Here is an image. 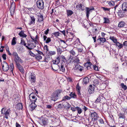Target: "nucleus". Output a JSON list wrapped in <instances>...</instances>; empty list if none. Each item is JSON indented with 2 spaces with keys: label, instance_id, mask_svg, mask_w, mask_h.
<instances>
[{
  "label": "nucleus",
  "instance_id": "nucleus-47",
  "mask_svg": "<svg viewBox=\"0 0 127 127\" xmlns=\"http://www.w3.org/2000/svg\"><path fill=\"white\" fill-rule=\"evenodd\" d=\"M60 33L59 32H55L53 33H52V34L54 35L55 37H57L59 35Z\"/></svg>",
  "mask_w": 127,
  "mask_h": 127
},
{
  "label": "nucleus",
  "instance_id": "nucleus-58",
  "mask_svg": "<svg viewBox=\"0 0 127 127\" xmlns=\"http://www.w3.org/2000/svg\"><path fill=\"white\" fill-rule=\"evenodd\" d=\"M49 53L50 55L51 56L54 55L55 54V52L54 51H50Z\"/></svg>",
  "mask_w": 127,
  "mask_h": 127
},
{
  "label": "nucleus",
  "instance_id": "nucleus-27",
  "mask_svg": "<svg viewBox=\"0 0 127 127\" xmlns=\"http://www.w3.org/2000/svg\"><path fill=\"white\" fill-rule=\"evenodd\" d=\"M69 95L70 96L71 98H77V95L74 93H73V92L70 93Z\"/></svg>",
  "mask_w": 127,
  "mask_h": 127
},
{
  "label": "nucleus",
  "instance_id": "nucleus-11",
  "mask_svg": "<svg viewBox=\"0 0 127 127\" xmlns=\"http://www.w3.org/2000/svg\"><path fill=\"white\" fill-rule=\"evenodd\" d=\"M14 60L15 63V64H17L20 63H22L23 61L19 56L14 59Z\"/></svg>",
  "mask_w": 127,
  "mask_h": 127
},
{
  "label": "nucleus",
  "instance_id": "nucleus-12",
  "mask_svg": "<svg viewBox=\"0 0 127 127\" xmlns=\"http://www.w3.org/2000/svg\"><path fill=\"white\" fill-rule=\"evenodd\" d=\"M17 68L18 69L22 74L24 73V70L22 66L19 64H16Z\"/></svg>",
  "mask_w": 127,
  "mask_h": 127
},
{
  "label": "nucleus",
  "instance_id": "nucleus-13",
  "mask_svg": "<svg viewBox=\"0 0 127 127\" xmlns=\"http://www.w3.org/2000/svg\"><path fill=\"white\" fill-rule=\"evenodd\" d=\"M15 9V3L13 2H12L11 4L10 8L9 10L11 13L14 12Z\"/></svg>",
  "mask_w": 127,
  "mask_h": 127
},
{
  "label": "nucleus",
  "instance_id": "nucleus-5",
  "mask_svg": "<svg viewBox=\"0 0 127 127\" xmlns=\"http://www.w3.org/2000/svg\"><path fill=\"white\" fill-rule=\"evenodd\" d=\"M29 43L28 44V46H27V48L29 50H31L33 49L36 46V42H34L33 43L32 42H31L29 40Z\"/></svg>",
  "mask_w": 127,
  "mask_h": 127
},
{
  "label": "nucleus",
  "instance_id": "nucleus-25",
  "mask_svg": "<svg viewBox=\"0 0 127 127\" xmlns=\"http://www.w3.org/2000/svg\"><path fill=\"white\" fill-rule=\"evenodd\" d=\"M83 5H82V4H78L76 6V8H78V9H79V10H80V9H81L82 10H83L84 9V7H83V6L82 7V6H83Z\"/></svg>",
  "mask_w": 127,
  "mask_h": 127
},
{
  "label": "nucleus",
  "instance_id": "nucleus-3",
  "mask_svg": "<svg viewBox=\"0 0 127 127\" xmlns=\"http://www.w3.org/2000/svg\"><path fill=\"white\" fill-rule=\"evenodd\" d=\"M6 109L4 108H2L1 111V114L4 115V117L6 119H7L8 118V117L9 115L10 110V109H8L6 111Z\"/></svg>",
  "mask_w": 127,
  "mask_h": 127
},
{
  "label": "nucleus",
  "instance_id": "nucleus-49",
  "mask_svg": "<svg viewBox=\"0 0 127 127\" xmlns=\"http://www.w3.org/2000/svg\"><path fill=\"white\" fill-rule=\"evenodd\" d=\"M100 95H99V96L97 98L96 101H95V102L96 103H97V102H100Z\"/></svg>",
  "mask_w": 127,
  "mask_h": 127
},
{
  "label": "nucleus",
  "instance_id": "nucleus-51",
  "mask_svg": "<svg viewBox=\"0 0 127 127\" xmlns=\"http://www.w3.org/2000/svg\"><path fill=\"white\" fill-rule=\"evenodd\" d=\"M101 8L104 11H109L110 9V8H107L106 7H102Z\"/></svg>",
  "mask_w": 127,
  "mask_h": 127
},
{
  "label": "nucleus",
  "instance_id": "nucleus-16",
  "mask_svg": "<svg viewBox=\"0 0 127 127\" xmlns=\"http://www.w3.org/2000/svg\"><path fill=\"white\" fill-rule=\"evenodd\" d=\"M38 17V20L37 22H43V17L42 14L40 13L39 15H37Z\"/></svg>",
  "mask_w": 127,
  "mask_h": 127
},
{
  "label": "nucleus",
  "instance_id": "nucleus-1",
  "mask_svg": "<svg viewBox=\"0 0 127 127\" xmlns=\"http://www.w3.org/2000/svg\"><path fill=\"white\" fill-rule=\"evenodd\" d=\"M62 91L61 89H58L55 90L52 94L51 97V100L54 101H56L60 97Z\"/></svg>",
  "mask_w": 127,
  "mask_h": 127
},
{
  "label": "nucleus",
  "instance_id": "nucleus-26",
  "mask_svg": "<svg viewBox=\"0 0 127 127\" xmlns=\"http://www.w3.org/2000/svg\"><path fill=\"white\" fill-rule=\"evenodd\" d=\"M125 25V23L124 21H121L119 22L118 25V27L120 28L123 27Z\"/></svg>",
  "mask_w": 127,
  "mask_h": 127
},
{
  "label": "nucleus",
  "instance_id": "nucleus-30",
  "mask_svg": "<svg viewBox=\"0 0 127 127\" xmlns=\"http://www.w3.org/2000/svg\"><path fill=\"white\" fill-rule=\"evenodd\" d=\"M89 80L87 77L84 78L83 79V84H86L89 82Z\"/></svg>",
  "mask_w": 127,
  "mask_h": 127
},
{
  "label": "nucleus",
  "instance_id": "nucleus-21",
  "mask_svg": "<svg viewBox=\"0 0 127 127\" xmlns=\"http://www.w3.org/2000/svg\"><path fill=\"white\" fill-rule=\"evenodd\" d=\"M24 31L22 30L21 31L18 33V35L21 37L24 38L26 37L27 35L24 33Z\"/></svg>",
  "mask_w": 127,
  "mask_h": 127
},
{
  "label": "nucleus",
  "instance_id": "nucleus-10",
  "mask_svg": "<svg viewBox=\"0 0 127 127\" xmlns=\"http://www.w3.org/2000/svg\"><path fill=\"white\" fill-rule=\"evenodd\" d=\"M94 8L93 7L92 8H90L87 7L86 8V16L87 18L89 17V14H90V12H91V10H94Z\"/></svg>",
  "mask_w": 127,
  "mask_h": 127
},
{
  "label": "nucleus",
  "instance_id": "nucleus-36",
  "mask_svg": "<svg viewBox=\"0 0 127 127\" xmlns=\"http://www.w3.org/2000/svg\"><path fill=\"white\" fill-rule=\"evenodd\" d=\"M67 14V16L71 15L73 13L72 11L70 10H66Z\"/></svg>",
  "mask_w": 127,
  "mask_h": 127
},
{
  "label": "nucleus",
  "instance_id": "nucleus-17",
  "mask_svg": "<svg viewBox=\"0 0 127 127\" xmlns=\"http://www.w3.org/2000/svg\"><path fill=\"white\" fill-rule=\"evenodd\" d=\"M32 103L30 105V109L31 111H33L37 106V105L35 103V102H32Z\"/></svg>",
  "mask_w": 127,
  "mask_h": 127
},
{
  "label": "nucleus",
  "instance_id": "nucleus-24",
  "mask_svg": "<svg viewBox=\"0 0 127 127\" xmlns=\"http://www.w3.org/2000/svg\"><path fill=\"white\" fill-rule=\"evenodd\" d=\"M41 122H40V123H41L40 124H41V125L44 126V127H45L47 124V121L44 119H42V121H41Z\"/></svg>",
  "mask_w": 127,
  "mask_h": 127
},
{
  "label": "nucleus",
  "instance_id": "nucleus-42",
  "mask_svg": "<svg viewBox=\"0 0 127 127\" xmlns=\"http://www.w3.org/2000/svg\"><path fill=\"white\" fill-rule=\"evenodd\" d=\"M60 69V70L61 71H62L63 72H64L65 71V68L64 67L63 65H62L61 66V67L59 68Z\"/></svg>",
  "mask_w": 127,
  "mask_h": 127
},
{
  "label": "nucleus",
  "instance_id": "nucleus-39",
  "mask_svg": "<svg viewBox=\"0 0 127 127\" xmlns=\"http://www.w3.org/2000/svg\"><path fill=\"white\" fill-rule=\"evenodd\" d=\"M17 107L19 109H22L23 108V105L21 103H19L17 105Z\"/></svg>",
  "mask_w": 127,
  "mask_h": 127
},
{
  "label": "nucleus",
  "instance_id": "nucleus-28",
  "mask_svg": "<svg viewBox=\"0 0 127 127\" xmlns=\"http://www.w3.org/2000/svg\"><path fill=\"white\" fill-rule=\"evenodd\" d=\"M116 46H118L119 49H120L121 48L123 47V44L119 43V42H116L115 44Z\"/></svg>",
  "mask_w": 127,
  "mask_h": 127
},
{
  "label": "nucleus",
  "instance_id": "nucleus-4",
  "mask_svg": "<svg viewBox=\"0 0 127 127\" xmlns=\"http://www.w3.org/2000/svg\"><path fill=\"white\" fill-rule=\"evenodd\" d=\"M37 6L39 9H43L44 8V2L43 0H38L36 2Z\"/></svg>",
  "mask_w": 127,
  "mask_h": 127
},
{
  "label": "nucleus",
  "instance_id": "nucleus-14",
  "mask_svg": "<svg viewBox=\"0 0 127 127\" xmlns=\"http://www.w3.org/2000/svg\"><path fill=\"white\" fill-rule=\"evenodd\" d=\"M51 67L52 69L53 70L57 71L59 69V65L53 63Z\"/></svg>",
  "mask_w": 127,
  "mask_h": 127
},
{
  "label": "nucleus",
  "instance_id": "nucleus-40",
  "mask_svg": "<svg viewBox=\"0 0 127 127\" xmlns=\"http://www.w3.org/2000/svg\"><path fill=\"white\" fill-rule=\"evenodd\" d=\"M16 38L15 37H14L12 40L11 45H15L16 43Z\"/></svg>",
  "mask_w": 127,
  "mask_h": 127
},
{
  "label": "nucleus",
  "instance_id": "nucleus-55",
  "mask_svg": "<svg viewBox=\"0 0 127 127\" xmlns=\"http://www.w3.org/2000/svg\"><path fill=\"white\" fill-rule=\"evenodd\" d=\"M63 105H62L60 104H59L57 106V108L59 109H62L63 107Z\"/></svg>",
  "mask_w": 127,
  "mask_h": 127
},
{
  "label": "nucleus",
  "instance_id": "nucleus-56",
  "mask_svg": "<svg viewBox=\"0 0 127 127\" xmlns=\"http://www.w3.org/2000/svg\"><path fill=\"white\" fill-rule=\"evenodd\" d=\"M29 53L30 55L31 56H32L33 57H35L36 55H35L34 54H33L31 50H29Z\"/></svg>",
  "mask_w": 127,
  "mask_h": 127
},
{
  "label": "nucleus",
  "instance_id": "nucleus-63",
  "mask_svg": "<svg viewBox=\"0 0 127 127\" xmlns=\"http://www.w3.org/2000/svg\"><path fill=\"white\" fill-rule=\"evenodd\" d=\"M71 110L73 111H74L76 110V107H71Z\"/></svg>",
  "mask_w": 127,
  "mask_h": 127
},
{
  "label": "nucleus",
  "instance_id": "nucleus-20",
  "mask_svg": "<svg viewBox=\"0 0 127 127\" xmlns=\"http://www.w3.org/2000/svg\"><path fill=\"white\" fill-rule=\"evenodd\" d=\"M31 19V21L29 23V24L30 25L31 24H32L34 25L35 23V18L34 17V16H30Z\"/></svg>",
  "mask_w": 127,
  "mask_h": 127
},
{
  "label": "nucleus",
  "instance_id": "nucleus-2",
  "mask_svg": "<svg viewBox=\"0 0 127 127\" xmlns=\"http://www.w3.org/2000/svg\"><path fill=\"white\" fill-rule=\"evenodd\" d=\"M118 5H117L115 7V12H117L119 16L122 17L125 16V13L123 12L118 7Z\"/></svg>",
  "mask_w": 127,
  "mask_h": 127
},
{
  "label": "nucleus",
  "instance_id": "nucleus-31",
  "mask_svg": "<svg viewBox=\"0 0 127 127\" xmlns=\"http://www.w3.org/2000/svg\"><path fill=\"white\" fill-rule=\"evenodd\" d=\"M99 40V43H100L101 42L104 43L106 41V39L104 38L100 37L97 39V41H98Z\"/></svg>",
  "mask_w": 127,
  "mask_h": 127
},
{
  "label": "nucleus",
  "instance_id": "nucleus-54",
  "mask_svg": "<svg viewBox=\"0 0 127 127\" xmlns=\"http://www.w3.org/2000/svg\"><path fill=\"white\" fill-rule=\"evenodd\" d=\"M76 90L77 92L80 91V88L79 86V84H77L76 87Z\"/></svg>",
  "mask_w": 127,
  "mask_h": 127
},
{
  "label": "nucleus",
  "instance_id": "nucleus-62",
  "mask_svg": "<svg viewBox=\"0 0 127 127\" xmlns=\"http://www.w3.org/2000/svg\"><path fill=\"white\" fill-rule=\"evenodd\" d=\"M6 54H3L2 55V58L4 60H5L6 59Z\"/></svg>",
  "mask_w": 127,
  "mask_h": 127
},
{
  "label": "nucleus",
  "instance_id": "nucleus-52",
  "mask_svg": "<svg viewBox=\"0 0 127 127\" xmlns=\"http://www.w3.org/2000/svg\"><path fill=\"white\" fill-rule=\"evenodd\" d=\"M36 51L38 53L37 54H39V55H42L43 56H44V54L42 52L40 51L39 50H36Z\"/></svg>",
  "mask_w": 127,
  "mask_h": 127
},
{
  "label": "nucleus",
  "instance_id": "nucleus-45",
  "mask_svg": "<svg viewBox=\"0 0 127 127\" xmlns=\"http://www.w3.org/2000/svg\"><path fill=\"white\" fill-rule=\"evenodd\" d=\"M76 110H77L78 113L79 114H81L82 112V109L78 107H76Z\"/></svg>",
  "mask_w": 127,
  "mask_h": 127
},
{
  "label": "nucleus",
  "instance_id": "nucleus-35",
  "mask_svg": "<svg viewBox=\"0 0 127 127\" xmlns=\"http://www.w3.org/2000/svg\"><path fill=\"white\" fill-rule=\"evenodd\" d=\"M20 44L25 46L26 48L27 46H28V45H26L27 44L26 43L25 41L22 38L21 39V42Z\"/></svg>",
  "mask_w": 127,
  "mask_h": 127
},
{
  "label": "nucleus",
  "instance_id": "nucleus-64",
  "mask_svg": "<svg viewBox=\"0 0 127 127\" xmlns=\"http://www.w3.org/2000/svg\"><path fill=\"white\" fill-rule=\"evenodd\" d=\"M123 46L127 47V41H126L123 43Z\"/></svg>",
  "mask_w": 127,
  "mask_h": 127
},
{
  "label": "nucleus",
  "instance_id": "nucleus-53",
  "mask_svg": "<svg viewBox=\"0 0 127 127\" xmlns=\"http://www.w3.org/2000/svg\"><path fill=\"white\" fill-rule=\"evenodd\" d=\"M36 51L38 53L37 54H39V55H42L43 56H44V54L42 52L40 51L39 50H36Z\"/></svg>",
  "mask_w": 127,
  "mask_h": 127
},
{
  "label": "nucleus",
  "instance_id": "nucleus-18",
  "mask_svg": "<svg viewBox=\"0 0 127 127\" xmlns=\"http://www.w3.org/2000/svg\"><path fill=\"white\" fill-rule=\"evenodd\" d=\"M43 40L45 41V42L47 43H48L51 41V40L50 38H47V36L45 35L43 36Z\"/></svg>",
  "mask_w": 127,
  "mask_h": 127
},
{
  "label": "nucleus",
  "instance_id": "nucleus-7",
  "mask_svg": "<svg viewBox=\"0 0 127 127\" xmlns=\"http://www.w3.org/2000/svg\"><path fill=\"white\" fill-rule=\"evenodd\" d=\"M91 115V117L93 120L96 122L99 118L98 114L96 112H94L92 113Z\"/></svg>",
  "mask_w": 127,
  "mask_h": 127
},
{
  "label": "nucleus",
  "instance_id": "nucleus-19",
  "mask_svg": "<svg viewBox=\"0 0 127 127\" xmlns=\"http://www.w3.org/2000/svg\"><path fill=\"white\" fill-rule=\"evenodd\" d=\"M30 79L32 83H35V81L36 77L34 74H31L30 76Z\"/></svg>",
  "mask_w": 127,
  "mask_h": 127
},
{
  "label": "nucleus",
  "instance_id": "nucleus-34",
  "mask_svg": "<svg viewBox=\"0 0 127 127\" xmlns=\"http://www.w3.org/2000/svg\"><path fill=\"white\" fill-rule=\"evenodd\" d=\"M75 67L79 70L80 71H82L83 69V67L81 66L79 64L76 65L75 66Z\"/></svg>",
  "mask_w": 127,
  "mask_h": 127
},
{
  "label": "nucleus",
  "instance_id": "nucleus-44",
  "mask_svg": "<svg viewBox=\"0 0 127 127\" xmlns=\"http://www.w3.org/2000/svg\"><path fill=\"white\" fill-rule=\"evenodd\" d=\"M121 87L124 89V90H126L127 88V87L126 85H125L124 83H122L121 84Z\"/></svg>",
  "mask_w": 127,
  "mask_h": 127
},
{
  "label": "nucleus",
  "instance_id": "nucleus-32",
  "mask_svg": "<svg viewBox=\"0 0 127 127\" xmlns=\"http://www.w3.org/2000/svg\"><path fill=\"white\" fill-rule=\"evenodd\" d=\"M73 62L74 63H76L77 64H79L80 63V60L79 58L77 57H75Z\"/></svg>",
  "mask_w": 127,
  "mask_h": 127
},
{
  "label": "nucleus",
  "instance_id": "nucleus-43",
  "mask_svg": "<svg viewBox=\"0 0 127 127\" xmlns=\"http://www.w3.org/2000/svg\"><path fill=\"white\" fill-rule=\"evenodd\" d=\"M85 66H93V65L90 62H87L86 63L84 64Z\"/></svg>",
  "mask_w": 127,
  "mask_h": 127
},
{
  "label": "nucleus",
  "instance_id": "nucleus-8",
  "mask_svg": "<svg viewBox=\"0 0 127 127\" xmlns=\"http://www.w3.org/2000/svg\"><path fill=\"white\" fill-rule=\"evenodd\" d=\"M3 64H2V69L3 71H7L9 69V66L6 62H3Z\"/></svg>",
  "mask_w": 127,
  "mask_h": 127
},
{
  "label": "nucleus",
  "instance_id": "nucleus-23",
  "mask_svg": "<svg viewBox=\"0 0 127 127\" xmlns=\"http://www.w3.org/2000/svg\"><path fill=\"white\" fill-rule=\"evenodd\" d=\"M71 99V97L65 95L62 98V100L60 102H62L63 101H65L67 100H69Z\"/></svg>",
  "mask_w": 127,
  "mask_h": 127
},
{
  "label": "nucleus",
  "instance_id": "nucleus-48",
  "mask_svg": "<svg viewBox=\"0 0 127 127\" xmlns=\"http://www.w3.org/2000/svg\"><path fill=\"white\" fill-rule=\"evenodd\" d=\"M55 48H56L57 49V51L58 53H60V54L62 53V51L61 50V49L60 48L58 47L57 48V47L56 46H55Z\"/></svg>",
  "mask_w": 127,
  "mask_h": 127
},
{
  "label": "nucleus",
  "instance_id": "nucleus-6",
  "mask_svg": "<svg viewBox=\"0 0 127 127\" xmlns=\"http://www.w3.org/2000/svg\"><path fill=\"white\" fill-rule=\"evenodd\" d=\"M29 98L31 102H35L37 100V98L34 95V93H32L29 96Z\"/></svg>",
  "mask_w": 127,
  "mask_h": 127
},
{
  "label": "nucleus",
  "instance_id": "nucleus-37",
  "mask_svg": "<svg viewBox=\"0 0 127 127\" xmlns=\"http://www.w3.org/2000/svg\"><path fill=\"white\" fill-rule=\"evenodd\" d=\"M103 20H104V23L108 24L110 23V20L109 19L106 17H104Z\"/></svg>",
  "mask_w": 127,
  "mask_h": 127
},
{
  "label": "nucleus",
  "instance_id": "nucleus-46",
  "mask_svg": "<svg viewBox=\"0 0 127 127\" xmlns=\"http://www.w3.org/2000/svg\"><path fill=\"white\" fill-rule=\"evenodd\" d=\"M12 55L14 57V58H15L18 56L17 52H14L13 53Z\"/></svg>",
  "mask_w": 127,
  "mask_h": 127
},
{
  "label": "nucleus",
  "instance_id": "nucleus-33",
  "mask_svg": "<svg viewBox=\"0 0 127 127\" xmlns=\"http://www.w3.org/2000/svg\"><path fill=\"white\" fill-rule=\"evenodd\" d=\"M110 39L114 43H116L117 42V39L114 36H110Z\"/></svg>",
  "mask_w": 127,
  "mask_h": 127
},
{
  "label": "nucleus",
  "instance_id": "nucleus-22",
  "mask_svg": "<svg viewBox=\"0 0 127 127\" xmlns=\"http://www.w3.org/2000/svg\"><path fill=\"white\" fill-rule=\"evenodd\" d=\"M118 119H122L125 120L126 117L125 113H122L121 112L119 113L118 114Z\"/></svg>",
  "mask_w": 127,
  "mask_h": 127
},
{
  "label": "nucleus",
  "instance_id": "nucleus-61",
  "mask_svg": "<svg viewBox=\"0 0 127 127\" xmlns=\"http://www.w3.org/2000/svg\"><path fill=\"white\" fill-rule=\"evenodd\" d=\"M77 50L79 52H82L83 50V49L80 48H77Z\"/></svg>",
  "mask_w": 127,
  "mask_h": 127
},
{
  "label": "nucleus",
  "instance_id": "nucleus-15",
  "mask_svg": "<svg viewBox=\"0 0 127 127\" xmlns=\"http://www.w3.org/2000/svg\"><path fill=\"white\" fill-rule=\"evenodd\" d=\"M122 9L123 11H127V2H125L123 3L122 4Z\"/></svg>",
  "mask_w": 127,
  "mask_h": 127
},
{
  "label": "nucleus",
  "instance_id": "nucleus-50",
  "mask_svg": "<svg viewBox=\"0 0 127 127\" xmlns=\"http://www.w3.org/2000/svg\"><path fill=\"white\" fill-rule=\"evenodd\" d=\"M98 120L100 124H104V122L103 120L100 118L99 117V118L98 119Z\"/></svg>",
  "mask_w": 127,
  "mask_h": 127
},
{
  "label": "nucleus",
  "instance_id": "nucleus-29",
  "mask_svg": "<svg viewBox=\"0 0 127 127\" xmlns=\"http://www.w3.org/2000/svg\"><path fill=\"white\" fill-rule=\"evenodd\" d=\"M35 58L38 61H39L40 60H41L42 59V57L39 54H36L35 56Z\"/></svg>",
  "mask_w": 127,
  "mask_h": 127
},
{
  "label": "nucleus",
  "instance_id": "nucleus-9",
  "mask_svg": "<svg viewBox=\"0 0 127 127\" xmlns=\"http://www.w3.org/2000/svg\"><path fill=\"white\" fill-rule=\"evenodd\" d=\"M95 86L94 85H90L89 86V88L88 90L89 93L91 94L93 93L94 91V90L95 88Z\"/></svg>",
  "mask_w": 127,
  "mask_h": 127
},
{
  "label": "nucleus",
  "instance_id": "nucleus-59",
  "mask_svg": "<svg viewBox=\"0 0 127 127\" xmlns=\"http://www.w3.org/2000/svg\"><path fill=\"white\" fill-rule=\"evenodd\" d=\"M31 37V38L32 40V41H31L30 42H37V41L35 39H34V37H32V36H30Z\"/></svg>",
  "mask_w": 127,
  "mask_h": 127
},
{
  "label": "nucleus",
  "instance_id": "nucleus-38",
  "mask_svg": "<svg viewBox=\"0 0 127 127\" xmlns=\"http://www.w3.org/2000/svg\"><path fill=\"white\" fill-rule=\"evenodd\" d=\"M10 70L11 72H12V73H13V71L14 68V65L13 63H10Z\"/></svg>",
  "mask_w": 127,
  "mask_h": 127
},
{
  "label": "nucleus",
  "instance_id": "nucleus-41",
  "mask_svg": "<svg viewBox=\"0 0 127 127\" xmlns=\"http://www.w3.org/2000/svg\"><path fill=\"white\" fill-rule=\"evenodd\" d=\"M60 59H62V60L63 62L65 63V62H66V59L64 56L63 55H61L60 56Z\"/></svg>",
  "mask_w": 127,
  "mask_h": 127
},
{
  "label": "nucleus",
  "instance_id": "nucleus-57",
  "mask_svg": "<svg viewBox=\"0 0 127 127\" xmlns=\"http://www.w3.org/2000/svg\"><path fill=\"white\" fill-rule=\"evenodd\" d=\"M94 67V70L96 71L98 70V68L97 66L96 65H94L93 66Z\"/></svg>",
  "mask_w": 127,
  "mask_h": 127
},
{
  "label": "nucleus",
  "instance_id": "nucleus-60",
  "mask_svg": "<svg viewBox=\"0 0 127 127\" xmlns=\"http://www.w3.org/2000/svg\"><path fill=\"white\" fill-rule=\"evenodd\" d=\"M60 57H58L56 59V60L57 61V64H58L60 63Z\"/></svg>",
  "mask_w": 127,
  "mask_h": 127
}]
</instances>
